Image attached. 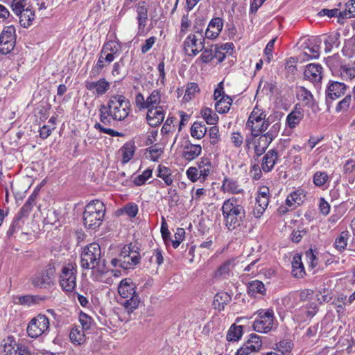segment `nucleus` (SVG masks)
Wrapping results in <instances>:
<instances>
[{
	"mask_svg": "<svg viewBox=\"0 0 355 355\" xmlns=\"http://www.w3.org/2000/svg\"><path fill=\"white\" fill-rule=\"evenodd\" d=\"M80 263L83 268L91 270L95 280H98L107 271L101 246L97 243H89L83 248Z\"/></svg>",
	"mask_w": 355,
	"mask_h": 355,
	"instance_id": "f257e3e1",
	"label": "nucleus"
},
{
	"mask_svg": "<svg viewBox=\"0 0 355 355\" xmlns=\"http://www.w3.org/2000/svg\"><path fill=\"white\" fill-rule=\"evenodd\" d=\"M118 293L121 297L126 299L123 307L128 313H132L140 306L141 301L137 292L136 285L131 279L125 278L121 281L118 286Z\"/></svg>",
	"mask_w": 355,
	"mask_h": 355,
	"instance_id": "f03ea898",
	"label": "nucleus"
},
{
	"mask_svg": "<svg viewBox=\"0 0 355 355\" xmlns=\"http://www.w3.org/2000/svg\"><path fill=\"white\" fill-rule=\"evenodd\" d=\"M222 211L225 225L229 230H234L239 227L245 217L243 207L233 199L224 202Z\"/></svg>",
	"mask_w": 355,
	"mask_h": 355,
	"instance_id": "7ed1b4c3",
	"label": "nucleus"
},
{
	"mask_svg": "<svg viewBox=\"0 0 355 355\" xmlns=\"http://www.w3.org/2000/svg\"><path fill=\"white\" fill-rule=\"evenodd\" d=\"M105 206L100 200L90 202L85 209L83 214L84 225L87 229L95 230L102 224L105 214Z\"/></svg>",
	"mask_w": 355,
	"mask_h": 355,
	"instance_id": "20e7f679",
	"label": "nucleus"
},
{
	"mask_svg": "<svg viewBox=\"0 0 355 355\" xmlns=\"http://www.w3.org/2000/svg\"><path fill=\"white\" fill-rule=\"evenodd\" d=\"M106 109L108 115L116 121L125 119L129 114L130 105L129 101L122 95H116L110 98Z\"/></svg>",
	"mask_w": 355,
	"mask_h": 355,
	"instance_id": "39448f33",
	"label": "nucleus"
},
{
	"mask_svg": "<svg viewBox=\"0 0 355 355\" xmlns=\"http://www.w3.org/2000/svg\"><path fill=\"white\" fill-rule=\"evenodd\" d=\"M246 126L252 135H259L268 129L269 122L266 119V114L263 108L259 106L254 107L248 117Z\"/></svg>",
	"mask_w": 355,
	"mask_h": 355,
	"instance_id": "423d86ee",
	"label": "nucleus"
},
{
	"mask_svg": "<svg viewBox=\"0 0 355 355\" xmlns=\"http://www.w3.org/2000/svg\"><path fill=\"white\" fill-rule=\"evenodd\" d=\"M50 328V322L47 316L38 314L31 320L27 326L28 336L36 338L45 334Z\"/></svg>",
	"mask_w": 355,
	"mask_h": 355,
	"instance_id": "0eeeda50",
	"label": "nucleus"
},
{
	"mask_svg": "<svg viewBox=\"0 0 355 355\" xmlns=\"http://www.w3.org/2000/svg\"><path fill=\"white\" fill-rule=\"evenodd\" d=\"M259 318L254 321L253 329L259 333H268L274 326V313L272 309L259 310L257 312Z\"/></svg>",
	"mask_w": 355,
	"mask_h": 355,
	"instance_id": "6e6552de",
	"label": "nucleus"
},
{
	"mask_svg": "<svg viewBox=\"0 0 355 355\" xmlns=\"http://www.w3.org/2000/svg\"><path fill=\"white\" fill-rule=\"evenodd\" d=\"M135 105L139 110H150L162 107L161 93L159 90H153L146 98L139 93L135 96Z\"/></svg>",
	"mask_w": 355,
	"mask_h": 355,
	"instance_id": "1a4fd4ad",
	"label": "nucleus"
},
{
	"mask_svg": "<svg viewBox=\"0 0 355 355\" xmlns=\"http://www.w3.org/2000/svg\"><path fill=\"white\" fill-rule=\"evenodd\" d=\"M15 43V28L12 25L4 27L0 34V53H10L14 49Z\"/></svg>",
	"mask_w": 355,
	"mask_h": 355,
	"instance_id": "9d476101",
	"label": "nucleus"
},
{
	"mask_svg": "<svg viewBox=\"0 0 355 355\" xmlns=\"http://www.w3.org/2000/svg\"><path fill=\"white\" fill-rule=\"evenodd\" d=\"M214 98L216 101L215 109L217 112L225 114L230 110L232 100L230 96L225 95L223 81L220 82L215 89Z\"/></svg>",
	"mask_w": 355,
	"mask_h": 355,
	"instance_id": "9b49d317",
	"label": "nucleus"
},
{
	"mask_svg": "<svg viewBox=\"0 0 355 355\" xmlns=\"http://www.w3.org/2000/svg\"><path fill=\"white\" fill-rule=\"evenodd\" d=\"M272 139L273 136L270 132L261 133L252 135L251 140L247 141V146H250V144H252L256 155L260 156L266 151Z\"/></svg>",
	"mask_w": 355,
	"mask_h": 355,
	"instance_id": "f8f14e48",
	"label": "nucleus"
},
{
	"mask_svg": "<svg viewBox=\"0 0 355 355\" xmlns=\"http://www.w3.org/2000/svg\"><path fill=\"white\" fill-rule=\"evenodd\" d=\"M269 189L266 187H262L256 198L255 205L252 209V214L255 218H260L269 203Z\"/></svg>",
	"mask_w": 355,
	"mask_h": 355,
	"instance_id": "ddd939ff",
	"label": "nucleus"
},
{
	"mask_svg": "<svg viewBox=\"0 0 355 355\" xmlns=\"http://www.w3.org/2000/svg\"><path fill=\"white\" fill-rule=\"evenodd\" d=\"M76 284V268L73 264L63 267L60 275V285L67 291H73Z\"/></svg>",
	"mask_w": 355,
	"mask_h": 355,
	"instance_id": "4468645a",
	"label": "nucleus"
},
{
	"mask_svg": "<svg viewBox=\"0 0 355 355\" xmlns=\"http://www.w3.org/2000/svg\"><path fill=\"white\" fill-rule=\"evenodd\" d=\"M204 48L202 42L199 41L195 35H189L184 44V49L189 56H194L202 51Z\"/></svg>",
	"mask_w": 355,
	"mask_h": 355,
	"instance_id": "2eb2a0df",
	"label": "nucleus"
},
{
	"mask_svg": "<svg viewBox=\"0 0 355 355\" xmlns=\"http://www.w3.org/2000/svg\"><path fill=\"white\" fill-rule=\"evenodd\" d=\"M53 276L54 270L51 268L48 270L42 271L34 276L31 279V282L36 287H46L53 284Z\"/></svg>",
	"mask_w": 355,
	"mask_h": 355,
	"instance_id": "dca6fc26",
	"label": "nucleus"
},
{
	"mask_svg": "<svg viewBox=\"0 0 355 355\" xmlns=\"http://www.w3.org/2000/svg\"><path fill=\"white\" fill-rule=\"evenodd\" d=\"M165 114L162 107L147 110L146 120L153 127L160 125L164 119Z\"/></svg>",
	"mask_w": 355,
	"mask_h": 355,
	"instance_id": "f3484780",
	"label": "nucleus"
},
{
	"mask_svg": "<svg viewBox=\"0 0 355 355\" xmlns=\"http://www.w3.org/2000/svg\"><path fill=\"white\" fill-rule=\"evenodd\" d=\"M322 67L318 64H309L304 71L305 78L311 82H318L322 77Z\"/></svg>",
	"mask_w": 355,
	"mask_h": 355,
	"instance_id": "a211bd4d",
	"label": "nucleus"
},
{
	"mask_svg": "<svg viewBox=\"0 0 355 355\" xmlns=\"http://www.w3.org/2000/svg\"><path fill=\"white\" fill-rule=\"evenodd\" d=\"M17 345L14 336H8L4 338L1 344V352L3 355H15L17 350Z\"/></svg>",
	"mask_w": 355,
	"mask_h": 355,
	"instance_id": "6ab92c4d",
	"label": "nucleus"
},
{
	"mask_svg": "<svg viewBox=\"0 0 355 355\" xmlns=\"http://www.w3.org/2000/svg\"><path fill=\"white\" fill-rule=\"evenodd\" d=\"M223 28V21L220 18L213 19L209 24L205 31V35L207 38L215 39L220 33Z\"/></svg>",
	"mask_w": 355,
	"mask_h": 355,
	"instance_id": "aec40b11",
	"label": "nucleus"
},
{
	"mask_svg": "<svg viewBox=\"0 0 355 355\" xmlns=\"http://www.w3.org/2000/svg\"><path fill=\"white\" fill-rule=\"evenodd\" d=\"M278 159L277 152L275 150H269L263 157L261 168L265 172L270 171Z\"/></svg>",
	"mask_w": 355,
	"mask_h": 355,
	"instance_id": "412c9836",
	"label": "nucleus"
},
{
	"mask_svg": "<svg viewBox=\"0 0 355 355\" xmlns=\"http://www.w3.org/2000/svg\"><path fill=\"white\" fill-rule=\"evenodd\" d=\"M292 275L295 278H303L306 275L305 268L302 261V255L295 254L291 262Z\"/></svg>",
	"mask_w": 355,
	"mask_h": 355,
	"instance_id": "4be33fe9",
	"label": "nucleus"
},
{
	"mask_svg": "<svg viewBox=\"0 0 355 355\" xmlns=\"http://www.w3.org/2000/svg\"><path fill=\"white\" fill-rule=\"evenodd\" d=\"M345 89L346 87L343 83L335 81L329 85L327 94L330 98L337 99L344 95Z\"/></svg>",
	"mask_w": 355,
	"mask_h": 355,
	"instance_id": "5701e85b",
	"label": "nucleus"
},
{
	"mask_svg": "<svg viewBox=\"0 0 355 355\" xmlns=\"http://www.w3.org/2000/svg\"><path fill=\"white\" fill-rule=\"evenodd\" d=\"M231 301V296L226 292H219L216 294L213 306L218 311H224L225 306Z\"/></svg>",
	"mask_w": 355,
	"mask_h": 355,
	"instance_id": "b1692460",
	"label": "nucleus"
},
{
	"mask_svg": "<svg viewBox=\"0 0 355 355\" xmlns=\"http://www.w3.org/2000/svg\"><path fill=\"white\" fill-rule=\"evenodd\" d=\"M305 198V193L303 190H297L291 193L286 198V204L289 207H296L301 205Z\"/></svg>",
	"mask_w": 355,
	"mask_h": 355,
	"instance_id": "393cba45",
	"label": "nucleus"
},
{
	"mask_svg": "<svg viewBox=\"0 0 355 355\" xmlns=\"http://www.w3.org/2000/svg\"><path fill=\"white\" fill-rule=\"evenodd\" d=\"M262 345V342L260 339V337L255 335L252 334L250 338L247 340V342L243 345L244 348L249 351L250 353H254L261 349Z\"/></svg>",
	"mask_w": 355,
	"mask_h": 355,
	"instance_id": "a878e982",
	"label": "nucleus"
},
{
	"mask_svg": "<svg viewBox=\"0 0 355 355\" xmlns=\"http://www.w3.org/2000/svg\"><path fill=\"white\" fill-rule=\"evenodd\" d=\"M71 342L76 345H81L86 341V336L85 330L78 327H74L71 330L69 334Z\"/></svg>",
	"mask_w": 355,
	"mask_h": 355,
	"instance_id": "bb28decb",
	"label": "nucleus"
},
{
	"mask_svg": "<svg viewBox=\"0 0 355 355\" xmlns=\"http://www.w3.org/2000/svg\"><path fill=\"white\" fill-rule=\"evenodd\" d=\"M200 115L208 125H215L219 120L218 116L207 107H204L200 110Z\"/></svg>",
	"mask_w": 355,
	"mask_h": 355,
	"instance_id": "cd10ccee",
	"label": "nucleus"
},
{
	"mask_svg": "<svg viewBox=\"0 0 355 355\" xmlns=\"http://www.w3.org/2000/svg\"><path fill=\"white\" fill-rule=\"evenodd\" d=\"M303 117V113L300 108L295 107L286 118V122L288 125L291 128H295L298 125Z\"/></svg>",
	"mask_w": 355,
	"mask_h": 355,
	"instance_id": "c85d7f7f",
	"label": "nucleus"
},
{
	"mask_svg": "<svg viewBox=\"0 0 355 355\" xmlns=\"http://www.w3.org/2000/svg\"><path fill=\"white\" fill-rule=\"evenodd\" d=\"M16 14L19 16V22L24 27L31 26L35 17L34 12L31 9H24Z\"/></svg>",
	"mask_w": 355,
	"mask_h": 355,
	"instance_id": "c756f323",
	"label": "nucleus"
},
{
	"mask_svg": "<svg viewBox=\"0 0 355 355\" xmlns=\"http://www.w3.org/2000/svg\"><path fill=\"white\" fill-rule=\"evenodd\" d=\"M201 150L202 148L200 145L191 144L186 147L183 156L186 159L192 160L200 155Z\"/></svg>",
	"mask_w": 355,
	"mask_h": 355,
	"instance_id": "7c9ffc66",
	"label": "nucleus"
},
{
	"mask_svg": "<svg viewBox=\"0 0 355 355\" xmlns=\"http://www.w3.org/2000/svg\"><path fill=\"white\" fill-rule=\"evenodd\" d=\"M339 37L338 33H335L329 35L324 41V51L328 53L332 51L335 48H338L339 45Z\"/></svg>",
	"mask_w": 355,
	"mask_h": 355,
	"instance_id": "2f4dec72",
	"label": "nucleus"
},
{
	"mask_svg": "<svg viewBox=\"0 0 355 355\" xmlns=\"http://www.w3.org/2000/svg\"><path fill=\"white\" fill-rule=\"evenodd\" d=\"M207 132L206 126L201 122H194L191 127V135L198 139H202Z\"/></svg>",
	"mask_w": 355,
	"mask_h": 355,
	"instance_id": "473e14b6",
	"label": "nucleus"
},
{
	"mask_svg": "<svg viewBox=\"0 0 355 355\" xmlns=\"http://www.w3.org/2000/svg\"><path fill=\"white\" fill-rule=\"evenodd\" d=\"M109 87V83L105 79H101L97 82L90 83L87 85L89 89H94L98 94H104Z\"/></svg>",
	"mask_w": 355,
	"mask_h": 355,
	"instance_id": "72a5a7b5",
	"label": "nucleus"
},
{
	"mask_svg": "<svg viewBox=\"0 0 355 355\" xmlns=\"http://www.w3.org/2000/svg\"><path fill=\"white\" fill-rule=\"evenodd\" d=\"M157 176L162 178L167 186H171L173 182L171 170L164 166H158Z\"/></svg>",
	"mask_w": 355,
	"mask_h": 355,
	"instance_id": "f704fd0d",
	"label": "nucleus"
},
{
	"mask_svg": "<svg viewBox=\"0 0 355 355\" xmlns=\"http://www.w3.org/2000/svg\"><path fill=\"white\" fill-rule=\"evenodd\" d=\"M266 291L264 284L260 281H253L248 285V293L252 296L263 294Z\"/></svg>",
	"mask_w": 355,
	"mask_h": 355,
	"instance_id": "c9c22d12",
	"label": "nucleus"
},
{
	"mask_svg": "<svg viewBox=\"0 0 355 355\" xmlns=\"http://www.w3.org/2000/svg\"><path fill=\"white\" fill-rule=\"evenodd\" d=\"M349 239V233L348 232H342L340 234L336 237L334 243L335 248L339 250L342 251L345 249L347 245V241Z\"/></svg>",
	"mask_w": 355,
	"mask_h": 355,
	"instance_id": "e433bc0d",
	"label": "nucleus"
},
{
	"mask_svg": "<svg viewBox=\"0 0 355 355\" xmlns=\"http://www.w3.org/2000/svg\"><path fill=\"white\" fill-rule=\"evenodd\" d=\"M199 177L204 181L210 173L211 169V162L207 160H202L198 164Z\"/></svg>",
	"mask_w": 355,
	"mask_h": 355,
	"instance_id": "4c0bfd02",
	"label": "nucleus"
},
{
	"mask_svg": "<svg viewBox=\"0 0 355 355\" xmlns=\"http://www.w3.org/2000/svg\"><path fill=\"white\" fill-rule=\"evenodd\" d=\"M199 92L200 88L198 85L196 83H191L187 85L183 98L185 101L188 102L191 101Z\"/></svg>",
	"mask_w": 355,
	"mask_h": 355,
	"instance_id": "58836bf2",
	"label": "nucleus"
},
{
	"mask_svg": "<svg viewBox=\"0 0 355 355\" xmlns=\"http://www.w3.org/2000/svg\"><path fill=\"white\" fill-rule=\"evenodd\" d=\"M242 330L243 328L241 326L232 325L227 334V340H238L242 336Z\"/></svg>",
	"mask_w": 355,
	"mask_h": 355,
	"instance_id": "ea45409f",
	"label": "nucleus"
},
{
	"mask_svg": "<svg viewBox=\"0 0 355 355\" xmlns=\"http://www.w3.org/2000/svg\"><path fill=\"white\" fill-rule=\"evenodd\" d=\"M234 261L229 260L222 264L215 272L214 276L217 277H222L223 275L230 273L231 270L234 268Z\"/></svg>",
	"mask_w": 355,
	"mask_h": 355,
	"instance_id": "a19ab883",
	"label": "nucleus"
},
{
	"mask_svg": "<svg viewBox=\"0 0 355 355\" xmlns=\"http://www.w3.org/2000/svg\"><path fill=\"white\" fill-rule=\"evenodd\" d=\"M121 50V46L117 41H110L103 46V52L109 53L114 55H117Z\"/></svg>",
	"mask_w": 355,
	"mask_h": 355,
	"instance_id": "79ce46f5",
	"label": "nucleus"
},
{
	"mask_svg": "<svg viewBox=\"0 0 355 355\" xmlns=\"http://www.w3.org/2000/svg\"><path fill=\"white\" fill-rule=\"evenodd\" d=\"M135 153V146L132 144H125L121 148V153L123 157V162L127 163L133 157Z\"/></svg>",
	"mask_w": 355,
	"mask_h": 355,
	"instance_id": "37998d69",
	"label": "nucleus"
},
{
	"mask_svg": "<svg viewBox=\"0 0 355 355\" xmlns=\"http://www.w3.org/2000/svg\"><path fill=\"white\" fill-rule=\"evenodd\" d=\"M355 17V0H352L346 5V9L343 12H339V17L352 18Z\"/></svg>",
	"mask_w": 355,
	"mask_h": 355,
	"instance_id": "c03bdc74",
	"label": "nucleus"
},
{
	"mask_svg": "<svg viewBox=\"0 0 355 355\" xmlns=\"http://www.w3.org/2000/svg\"><path fill=\"white\" fill-rule=\"evenodd\" d=\"M319 47L317 46L311 48H306L303 52L304 59L306 60L310 59H316L319 57Z\"/></svg>",
	"mask_w": 355,
	"mask_h": 355,
	"instance_id": "a18cd8bd",
	"label": "nucleus"
},
{
	"mask_svg": "<svg viewBox=\"0 0 355 355\" xmlns=\"http://www.w3.org/2000/svg\"><path fill=\"white\" fill-rule=\"evenodd\" d=\"M153 171L151 169L145 170L142 174L135 178L134 183L137 186L143 185L146 182L152 177Z\"/></svg>",
	"mask_w": 355,
	"mask_h": 355,
	"instance_id": "49530a36",
	"label": "nucleus"
},
{
	"mask_svg": "<svg viewBox=\"0 0 355 355\" xmlns=\"http://www.w3.org/2000/svg\"><path fill=\"white\" fill-rule=\"evenodd\" d=\"M185 236V231L183 228H178L174 234V239L171 241L172 245L174 248H177L180 244L184 241Z\"/></svg>",
	"mask_w": 355,
	"mask_h": 355,
	"instance_id": "de8ad7c7",
	"label": "nucleus"
},
{
	"mask_svg": "<svg viewBox=\"0 0 355 355\" xmlns=\"http://www.w3.org/2000/svg\"><path fill=\"white\" fill-rule=\"evenodd\" d=\"M164 261L163 256L159 250L157 249L149 258V262L157 268Z\"/></svg>",
	"mask_w": 355,
	"mask_h": 355,
	"instance_id": "09e8293b",
	"label": "nucleus"
},
{
	"mask_svg": "<svg viewBox=\"0 0 355 355\" xmlns=\"http://www.w3.org/2000/svg\"><path fill=\"white\" fill-rule=\"evenodd\" d=\"M299 96L300 98L305 102V103L309 106H313L314 105L313 98L312 94L305 89L304 88H301L299 91Z\"/></svg>",
	"mask_w": 355,
	"mask_h": 355,
	"instance_id": "8fccbe9b",
	"label": "nucleus"
},
{
	"mask_svg": "<svg viewBox=\"0 0 355 355\" xmlns=\"http://www.w3.org/2000/svg\"><path fill=\"white\" fill-rule=\"evenodd\" d=\"M209 141L212 145L218 144L220 139L218 128L214 125L209 130Z\"/></svg>",
	"mask_w": 355,
	"mask_h": 355,
	"instance_id": "3c124183",
	"label": "nucleus"
},
{
	"mask_svg": "<svg viewBox=\"0 0 355 355\" xmlns=\"http://www.w3.org/2000/svg\"><path fill=\"white\" fill-rule=\"evenodd\" d=\"M329 177L324 172H316L313 175V182L316 186H322L328 180Z\"/></svg>",
	"mask_w": 355,
	"mask_h": 355,
	"instance_id": "603ef678",
	"label": "nucleus"
},
{
	"mask_svg": "<svg viewBox=\"0 0 355 355\" xmlns=\"http://www.w3.org/2000/svg\"><path fill=\"white\" fill-rule=\"evenodd\" d=\"M121 212L130 218H134L138 213V207L135 204L128 205L121 209Z\"/></svg>",
	"mask_w": 355,
	"mask_h": 355,
	"instance_id": "864d4df0",
	"label": "nucleus"
},
{
	"mask_svg": "<svg viewBox=\"0 0 355 355\" xmlns=\"http://www.w3.org/2000/svg\"><path fill=\"white\" fill-rule=\"evenodd\" d=\"M79 321L83 330L90 329L92 323V318L85 313H80L79 315Z\"/></svg>",
	"mask_w": 355,
	"mask_h": 355,
	"instance_id": "5fc2aeb1",
	"label": "nucleus"
},
{
	"mask_svg": "<svg viewBox=\"0 0 355 355\" xmlns=\"http://www.w3.org/2000/svg\"><path fill=\"white\" fill-rule=\"evenodd\" d=\"M161 234L162 237L165 242L166 244L170 241V232L168 229V225L164 217L162 218V225H161Z\"/></svg>",
	"mask_w": 355,
	"mask_h": 355,
	"instance_id": "6e6d98bb",
	"label": "nucleus"
},
{
	"mask_svg": "<svg viewBox=\"0 0 355 355\" xmlns=\"http://www.w3.org/2000/svg\"><path fill=\"white\" fill-rule=\"evenodd\" d=\"M340 74L345 79H352L355 77V67H342Z\"/></svg>",
	"mask_w": 355,
	"mask_h": 355,
	"instance_id": "4d7b16f0",
	"label": "nucleus"
},
{
	"mask_svg": "<svg viewBox=\"0 0 355 355\" xmlns=\"http://www.w3.org/2000/svg\"><path fill=\"white\" fill-rule=\"evenodd\" d=\"M156 37L154 36L150 37L146 39L144 43L141 46V51L142 53H146L148 52L155 44L156 42Z\"/></svg>",
	"mask_w": 355,
	"mask_h": 355,
	"instance_id": "13d9d810",
	"label": "nucleus"
},
{
	"mask_svg": "<svg viewBox=\"0 0 355 355\" xmlns=\"http://www.w3.org/2000/svg\"><path fill=\"white\" fill-rule=\"evenodd\" d=\"M26 0H13L11 8L14 12L19 13L24 9Z\"/></svg>",
	"mask_w": 355,
	"mask_h": 355,
	"instance_id": "bf43d9fd",
	"label": "nucleus"
},
{
	"mask_svg": "<svg viewBox=\"0 0 355 355\" xmlns=\"http://www.w3.org/2000/svg\"><path fill=\"white\" fill-rule=\"evenodd\" d=\"M187 175L189 180L192 182H196L198 180L200 179L199 177V172L198 168L196 167H190L187 171Z\"/></svg>",
	"mask_w": 355,
	"mask_h": 355,
	"instance_id": "052dcab7",
	"label": "nucleus"
},
{
	"mask_svg": "<svg viewBox=\"0 0 355 355\" xmlns=\"http://www.w3.org/2000/svg\"><path fill=\"white\" fill-rule=\"evenodd\" d=\"M350 103H351V96H345L338 104V105L336 107V110L338 112L346 110L349 107Z\"/></svg>",
	"mask_w": 355,
	"mask_h": 355,
	"instance_id": "680f3d73",
	"label": "nucleus"
},
{
	"mask_svg": "<svg viewBox=\"0 0 355 355\" xmlns=\"http://www.w3.org/2000/svg\"><path fill=\"white\" fill-rule=\"evenodd\" d=\"M313 295V291L309 288H304L299 292V296L301 300L306 301L311 299Z\"/></svg>",
	"mask_w": 355,
	"mask_h": 355,
	"instance_id": "e2e57ef3",
	"label": "nucleus"
},
{
	"mask_svg": "<svg viewBox=\"0 0 355 355\" xmlns=\"http://www.w3.org/2000/svg\"><path fill=\"white\" fill-rule=\"evenodd\" d=\"M231 139L236 147H241L243 143V136L238 132L232 134Z\"/></svg>",
	"mask_w": 355,
	"mask_h": 355,
	"instance_id": "0e129e2a",
	"label": "nucleus"
},
{
	"mask_svg": "<svg viewBox=\"0 0 355 355\" xmlns=\"http://www.w3.org/2000/svg\"><path fill=\"white\" fill-rule=\"evenodd\" d=\"M306 257L309 261L310 266L312 268H315L317 266L318 263L316 260V256L314 254L313 250L310 249L309 250H308L306 252Z\"/></svg>",
	"mask_w": 355,
	"mask_h": 355,
	"instance_id": "69168bd1",
	"label": "nucleus"
},
{
	"mask_svg": "<svg viewBox=\"0 0 355 355\" xmlns=\"http://www.w3.org/2000/svg\"><path fill=\"white\" fill-rule=\"evenodd\" d=\"M162 153H163V150L161 148H156V149L152 148L149 150L150 159L153 162H156L159 159V157L162 155Z\"/></svg>",
	"mask_w": 355,
	"mask_h": 355,
	"instance_id": "338daca9",
	"label": "nucleus"
},
{
	"mask_svg": "<svg viewBox=\"0 0 355 355\" xmlns=\"http://www.w3.org/2000/svg\"><path fill=\"white\" fill-rule=\"evenodd\" d=\"M214 57L211 50H205L200 55V60L202 62L207 63L210 62Z\"/></svg>",
	"mask_w": 355,
	"mask_h": 355,
	"instance_id": "774afa93",
	"label": "nucleus"
}]
</instances>
